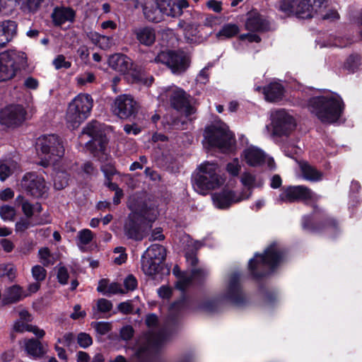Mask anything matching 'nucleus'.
Instances as JSON below:
<instances>
[{
    "instance_id": "obj_1",
    "label": "nucleus",
    "mask_w": 362,
    "mask_h": 362,
    "mask_svg": "<svg viewBox=\"0 0 362 362\" xmlns=\"http://www.w3.org/2000/svg\"><path fill=\"white\" fill-rule=\"evenodd\" d=\"M286 250L276 241L272 242L262 253L254 254L247 264V272L250 279L259 281L274 272L285 261Z\"/></svg>"
},
{
    "instance_id": "obj_2",
    "label": "nucleus",
    "mask_w": 362,
    "mask_h": 362,
    "mask_svg": "<svg viewBox=\"0 0 362 362\" xmlns=\"http://www.w3.org/2000/svg\"><path fill=\"white\" fill-rule=\"evenodd\" d=\"M309 112L323 124H334L341 117L344 103L339 95H320L310 97L307 101Z\"/></svg>"
},
{
    "instance_id": "obj_3",
    "label": "nucleus",
    "mask_w": 362,
    "mask_h": 362,
    "mask_svg": "<svg viewBox=\"0 0 362 362\" xmlns=\"http://www.w3.org/2000/svg\"><path fill=\"white\" fill-rule=\"evenodd\" d=\"M129 208L132 211L124 221L123 233L129 240L141 241L144 238L146 221L153 222L157 215L144 202L133 204Z\"/></svg>"
},
{
    "instance_id": "obj_4",
    "label": "nucleus",
    "mask_w": 362,
    "mask_h": 362,
    "mask_svg": "<svg viewBox=\"0 0 362 362\" xmlns=\"http://www.w3.org/2000/svg\"><path fill=\"white\" fill-rule=\"evenodd\" d=\"M312 209L310 214L302 217V228L313 233H327L333 238L336 237L340 233L339 220L316 203L312 204Z\"/></svg>"
},
{
    "instance_id": "obj_5",
    "label": "nucleus",
    "mask_w": 362,
    "mask_h": 362,
    "mask_svg": "<svg viewBox=\"0 0 362 362\" xmlns=\"http://www.w3.org/2000/svg\"><path fill=\"white\" fill-rule=\"evenodd\" d=\"M82 133L91 139L86 143V146L93 156L100 161L107 160V146L109 139L103 125L96 120H93L86 124Z\"/></svg>"
},
{
    "instance_id": "obj_6",
    "label": "nucleus",
    "mask_w": 362,
    "mask_h": 362,
    "mask_svg": "<svg viewBox=\"0 0 362 362\" xmlns=\"http://www.w3.org/2000/svg\"><path fill=\"white\" fill-rule=\"evenodd\" d=\"M198 172L193 174L192 182L193 187L201 194H205L208 191L220 187L224 180L217 173L216 164L206 162L197 168Z\"/></svg>"
},
{
    "instance_id": "obj_7",
    "label": "nucleus",
    "mask_w": 362,
    "mask_h": 362,
    "mask_svg": "<svg viewBox=\"0 0 362 362\" xmlns=\"http://www.w3.org/2000/svg\"><path fill=\"white\" fill-rule=\"evenodd\" d=\"M93 100L88 94H78L69 104L66 121L69 129L78 128L90 115Z\"/></svg>"
},
{
    "instance_id": "obj_8",
    "label": "nucleus",
    "mask_w": 362,
    "mask_h": 362,
    "mask_svg": "<svg viewBox=\"0 0 362 362\" xmlns=\"http://www.w3.org/2000/svg\"><path fill=\"white\" fill-rule=\"evenodd\" d=\"M204 139L211 148L228 151L235 141V136L226 124H211L204 129Z\"/></svg>"
},
{
    "instance_id": "obj_9",
    "label": "nucleus",
    "mask_w": 362,
    "mask_h": 362,
    "mask_svg": "<svg viewBox=\"0 0 362 362\" xmlns=\"http://www.w3.org/2000/svg\"><path fill=\"white\" fill-rule=\"evenodd\" d=\"M165 248L158 244H153L143 253L141 258V269L149 276H156L163 269L165 260Z\"/></svg>"
},
{
    "instance_id": "obj_10",
    "label": "nucleus",
    "mask_w": 362,
    "mask_h": 362,
    "mask_svg": "<svg viewBox=\"0 0 362 362\" xmlns=\"http://www.w3.org/2000/svg\"><path fill=\"white\" fill-rule=\"evenodd\" d=\"M281 203H299L312 207L316 203L315 194L310 188L305 185H288L283 187L279 196Z\"/></svg>"
},
{
    "instance_id": "obj_11",
    "label": "nucleus",
    "mask_w": 362,
    "mask_h": 362,
    "mask_svg": "<svg viewBox=\"0 0 362 362\" xmlns=\"http://www.w3.org/2000/svg\"><path fill=\"white\" fill-rule=\"evenodd\" d=\"M155 62L166 65L175 74L185 72L189 66V59L180 50L160 51L155 58Z\"/></svg>"
},
{
    "instance_id": "obj_12",
    "label": "nucleus",
    "mask_w": 362,
    "mask_h": 362,
    "mask_svg": "<svg viewBox=\"0 0 362 362\" xmlns=\"http://www.w3.org/2000/svg\"><path fill=\"white\" fill-rule=\"evenodd\" d=\"M21 54L14 49L0 53V82L13 78L20 69Z\"/></svg>"
},
{
    "instance_id": "obj_13",
    "label": "nucleus",
    "mask_w": 362,
    "mask_h": 362,
    "mask_svg": "<svg viewBox=\"0 0 362 362\" xmlns=\"http://www.w3.org/2000/svg\"><path fill=\"white\" fill-rule=\"evenodd\" d=\"M139 109V103L127 94L117 96L112 106L113 113L121 119H135Z\"/></svg>"
},
{
    "instance_id": "obj_14",
    "label": "nucleus",
    "mask_w": 362,
    "mask_h": 362,
    "mask_svg": "<svg viewBox=\"0 0 362 362\" xmlns=\"http://www.w3.org/2000/svg\"><path fill=\"white\" fill-rule=\"evenodd\" d=\"M49 187L44 177L36 172L26 173L24 175V191L27 195L37 199H46Z\"/></svg>"
},
{
    "instance_id": "obj_15",
    "label": "nucleus",
    "mask_w": 362,
    "mask_h": 362,
    "mask_svg": "<svg viewBox=\"0 0 362 362\" xmlns=\"http://www.w3.org/2000/svg\"><path fill=\"white\" fill-rule=\"evenodd\" d=\"M37 150L40 149L42 154L52 157L62 158L64 155V146L60 136L57 134L42 135L36 143Z\"/></svg>"
},
{
    "instance_id": "obj_16",
    "label": "nucleus",
    "mask_w": 362,
    "mask_h": 362,
    "mask_svg": "<svg viewBox=\"0 0 362 362\" xmlns=\"http://www.w3.org/2000/svg\"><path fill=\"white\" fill-rule=\"evenodd\" d=\"M273 134L276 136H288L296 127L295 119L285 110H276L272 116Z\"/></svg>"
},
{
    "instance_id": "obj_17",
    "label": "nucleus",
    "mask_w": 362,
    "mask_h": 362,
    "mask_svg": "<svg viewBox=\"0 0 362 362\" xmlns=\"http://www.w3.org/2000/svg\"><path fill=\"white\" fill-rule=\"evenodd\" d=\"M223 298L235 306H241L246 303L247 298L238 273H233L230 276Z\"/></svg>"
},
{
    "instance_id": "obj_18",
    "label": "nucleus",
    "mask_w": 362,
    "mask_h": 362,
    "mask_svg": "<svg viewBox=\"0 0 362 362\" xmlns=\"http://www.w3.org/2000/svg\"><path fill=\"white\" fill-rule=\"evenodd\" d=\"M23 107L21 105H9L0 110V124L4 128L14 129L21 125Z\"/></svg>"
},
{
    "instance_id": "obj_19",
    "label": "nucleus",
    "mask_w": 362,
    "mask_h": 362,
    "mask_svg": "<svg viewBox=\"0 0 362 362\" xmlns=\"http://www.w3.org/2000/svg\"><path fill=\"white\" fill-rule=\"evenodd\" d=\"M327 6V0H298L296 16L300 19L312 18Z\"/></svg>"
},
{
    "instance_id": "obj_20",
    "label": "nucleus",
    "mask_w": 362,
    "mask_h": 362,
    "mask_svg": "<svg viewBox=\"0 0 362 362\" xmlns=\"http://www.w3.org/2000/svg\"><path fill=\"white\" fill-rule=\"evenodd\" d=\"M42 211V207L40 202L30 204L24 200V230L30 226L47 223L39 216Z\"/></svg>"
},
{
    "instance_id": "obj_21",
    "label": "nucleus",
    "mask_w": 362,
    "mask_h": 362,
    "mask_svg": "<svg viewBox=\"0 0 362 362\" xmlns=\"http://www.w3.org/2000/svg\"><path fill=\"white\" fill-rule=\"evenodd\" d=\"M132 33L139 45L146 47H152L156 41V30L150 25L134 28Z\"/></svg>"
},
{
    "instance_id": "obj_22",
    "label": "nucleus",
    "mask_w": 362,
    "mask_h": 362,
    "mask_svg": "<svg viewBox=\"0 0 362 362\" xmlns=\"http://www.w3.org/2000/svg\"><path fill=\"white\" fill-rule=\"evenodd\" d=\"M212 198L215 205L220 209H227L233 204L238 203L243 199L241 195L237 196L235 191L226 187L215 193Z\"/></svg>"
},
{
    "instance_id": "obj_23",
    "label": "nucleus",
    "mask_w": 362,
    "mask_h": 362,
    "mask_svg": "<svg viewBox=\"0 0 362 362\" xmlns=\"http://www.w3.org/2000/svg\"><path fill=\"white\" fill-rule=\"evenodd\" d=\"M170 310L172 312L176 313V315H172L169 317V320L173 323L177 322V315L181 313L189 311H197V303L195 300L187 296L185 293H182L181 297L173 302L170 305Z\"/></svg>"
},
{
    "instance_id": "obj_24",
    "label": "nucleus",
    "mask_w": 362,
    "mask_h": 362,
    "mask_svg": "<svg viewBox=\"0 0 362 362\" xmlns=\"http://www.w3.org/2000/svg\"><path fill=\"white\" fill-rule=\"evenodd\" d=\"M245 28L247 30L255 33H264L269 30V22L257 11L247 13Z\"/></svg>"
},
{
    "instance_id": "obj_25",
    "label": "nucleus",
    "mask_w": 362,
    "mask_h": 362,
    "mask_svg": "<svg viewBox=\"0 0 362 362\" xmlns=\"http://www.w3.org/2000/svg\"><path fill=\"white\" fill-rule=\"evenodd\" d=\"M129 81L134 84L149 87L154 81L153 76H148L144 67L134 62L127 71Z\"/></svg>"
},
{
    "instance_id": "obj_26",
    "label": "nucleus",
    "mask_w": 362,
    "mask_h": 362,
    "mask_svg": "<svg viewBox=\"0 0 362 362\" xmlns=\"http://www.w3.org/2000/svg\"><path fill=\"white\" fill-rule=\"evenodd\" d=\"M75 18L76 11L69 6H56L51 14L54 26H61L67 21L73 23Z\"/></svg>"
},
{
    "instance_id": "obj_27",
    "label": "nucleus",
    "mask_w": 362,
    "mask_h": 362,
    "mask_svg": "<svg viewBox=\"0 0 362 362\" xmlns=\"http://www.w3.org/2000/svg\"><path fill=\"white\" fill-rule=\"evenodd\" d=\"M132 59L122 53H115L108 58V64L112 69L126 74L131 67Z\"/></svg>"
},
{
    "instance_id": "obj_28",
    "label": "nucleus",
    "mask_w": 362,
    "mask_h": 362,
    "mask_svg": "<svg viewBox=\"0 0 362 362\" xmlns=\"http://www.w3.org/2000/svg\"><path fill=\"white\" fill-rule=\"evenodd\" d=\"M243 154L245 161L250 166H261L265 163V153L262 149L256 146H252L245 149Z\"/></svg>"
},
{
    "instance_id": "obj_29",
    "label": "nucleus",
    "mask_w": 362,
    "mask_h": 362,
    "mask_svg": "<svg viewBox=\"0 0 362 362\" xmlns=\"http://www.w3.org/2000/svg\"><path fill=\"white\" fill-rule=\"evenodd\" d=\"M17 33V25L13 21L0 22V47H4Z\"/></svg>"
},
{
    "instance_id": "obj_30",
    "label": "nucleus",
    "mask_w": 362,
    "mask_h": 362,
    "mask_svg": "<svg viewBox=\"0 0 362 362\" xmlns=\"http://www.w3.org/2000/svg\"><path fill=\"white\" fill-rule=\"evenodd\" d=\"M170 106L176 110H182L190 106L189 95L182 88L174 90L169 95Z\"/></svg>"
},
{
    "instance_id": "obj_31",
    "label": "nucleus",
    "mask_w": 362,
    "mask_h": 362,
    "mask_svg": "<svg viewBox=\"0 0 362 362\" xmlns=\"http://www.w3.org/2000/svg\"><path fill=\"white\" fill-rule=\"evenodd\" d=\"M143 13L145 18L152 23H160L164 20V15L159 2H147L143 7Z\"/></svg>"
},
{
    "instance_id": "obj_32",
    "label": "nucleus",
    "mask_w": 362,
    "mask_h": 362,
    "mask_svg": "<svg viewBox=\"0 0 362 362\" xmlns=\"http://www.w3.org/2000/svg\"><path fill=\"white\" fill-rule=\"evenodd\" d=\"M285 88L278 82H272L263 87V93L267 101L275 103L281 100L284 98Z\"/></svg>"
},
{
    "instance_id": "obj_33",
    "label": "nucleus",
    "mask_w": 362,
    "mask_h": 362,
    "mask_svg": "<svg viewBox=\"0 0 362 362\" xmlns=\"http://www.w3.org/2000/svg\"><path fill=\"white\" fill-rule=\"evenodd\" d=\"M300 170L302 177L307 181L317 182L322 180L323 173L317 170L316 167L310 165L307 161L300 163Z\"/></svg>"
},
{
    "instance_id": "obj_34",
    "label": "nucleus",
    "mask_w": 362,
    "mask_h": 362,
    "mask_svg": "<svg viewBox=\"0 0 362 362\" xmlns=\"http://www.w3.org/2000/svg\"><path fill=\"white\" fill-rule=\"evenodd\" d=\"M23 294L22 288L18 285H13L5 289L2 297V303L8 305L15 303L21 300Z\"/></svg>"
},
{
    "instance_id": "obj_35",
    "label": "nucleus",
    "mask_w": 362,
    "mask_h": 362,
    "mask_svg": "<svg viewBox=\"0 0 362 362\" xmlns=\"http://www.w3.org/2000/svg\"><path fill=\"white\" fill-rule=\"evenodd\" d=\"M24 350L26 351L28 354L34 357H41L45 354L41 342L37 339L34 338L24 341Z\"/></svg>"
},
{
    "instance_id": "obj_36",
    "label": "nucleus",
    "mask_w": 362,
    "mask_h": 362,
    "mask_svg": "<svg viewBox=\"0 0 362 362\" xmlns=\"http://www.w3.org/2000/svg\"><path fill=\"white\" fill-rule=\"evenodd\" d=\"M240 33L239 26L235 23H226L216 33V37L220 40L230 39Z\"/></svg>"
},
{
    "instance_id": "obj_37",
    "label": "nucleus",
    "mask_w": 362,
    "mask_h": 362,
    "mask_svg": "<svg viewBox=\"0 0 362 362\" xmlns=\"http://www.w3.org/2000/svg\"><path fill=\"white\" fill-rule=\"evenodd\" d=\"M260 281H257L258 291L262 296L264 301L268 305H274L277 300V293L274 290L269 289L264 283Z\"/></svg>"
},
{
    "instance_id": "obj_38",
    "label": "nucleus",
    "mask_w": 362,
    "mask_h": 362,
    "mask_svg": "<svg viewBox=\"0 0 362 362\" xmlns=\"http://www.w3.org/2000/svg\"><path fill=\"white\" fill-rule=\"evenodd\" d=\"M220 308V300L212 298L205 300L197 305V310H202L207 313H218Z\"/></svg>"
},
{
    "instance_id": "obj_39",
    "label": "nucleus",
    "mask_w": 362,
    "mask_h": 362,
    "mask_svg": "<svg viewBox=\"0 0 362 362\" xmlns=\"http://www.w3.org/2000/svg\"><path fill=\"white\" fill-rule=\"evenodd\" d=\"M361 57L359 54L354 53L350 54L344 63L343 68L349 73H354L359 69Z\"/></svg>"
},
{
    "instance_id": "obj_40",
    "label": "nucleus",
    "mask_w": 362,
    "mask_h": 362,
    "mask_svg": "<svg viewBox=\"0 0 362 362\" xmlns=\"http://www.w3.org/2000/svg\"><path fill=\"white\" fill-rule=\"evenodd\" d=\"M298 1V0H282L280 4V10L288 16H296Z\"/></svg>"
},
{
    "instance_id": "obj_41",
    "label": "nucleus",
    "mask_w": 362,
    "mask_h": 362,
    "mask_svg": "<svg viewBox=\"0 0 362 362\" xmlns=\"http://www.w3.org/2000/svg\"><path fill=\"white\" fill-rule=\"evenodd\" d=\"M69 175L64 172L58 173L54 179V187L57 190H62L69 185Z\"/></svg>"
},
{
    "instance_id": "obj_42",
    "label": "nucleus",
    "mask_w": 362,
    "mask_h": 362,
    "mask_svg": "<svg viewBox=\"0 0 362 362\" xmlns=\"http://www.w3.org/2000/svg\"><path fill=\"white\" fill-rule=\"evenodd\" d=\"M100 170L104 174L105 181L112 180L114 175L119 174L115 165L111 163L102 165Z\"/></svg>"
},
{
    "instance_id": "obj_43",
    "label": "nucleus",
    "mask_w": 362,
    "mask_h": 362,
    "mask_svg": "<svg viewBox=\"0 0 362 362\" xmlns=\"http://www.w3.org/2000/svg\"><path fill=\"white\" fill-rule=\"evenodd\" d=\"M16 269L11 264H0V277L7 276L10 280H13L16 277Z\"/></svg>"
},
{
    "instance_id": "obj_44",
    "label": "nucleus",
    "mask_w": 362,
    "mask_h": 362,
    "mask_svg": "<svg viewBox=\"0 0 362 362\" xmlns=\"http://www.w3.org/2000/svg\"><path fill=\"white\" fill-rule=\"evenodd\" d=\"M91 326L100 335H105L112 329V325L108 322H93Z\"/></svg>"
},
{
    "instance_id": "obj_45",
    "label": "nucleus",
    "mask_w": 362,
    "mask_h": 362,
    "mask_svg": "<svg viewBox=\"0 0 362 362\" xmlns=\"http://www.w3.org/2000/svg\"><path fill=\"white\" fill-rule=\"evenodd\" d=\"M16 210L8 205H4L0 208L1 218L5 221H13L16 216Z\"/></svg>"
},
{
    "instance_id": "obj_46",
    "label": "nucleus",
    "mask_w": 362,
    "mask_h": 362,
    "mask_svg": "<svg viewBox=\"0 0 362 362\" xmlns=\"http://www.w3.org/2000/svg\"><path fill=\"white\" fill-rule=\"evenodd\" d=\"M77 343L83 349H87L93 344L91 336L86 332H80L77 335Z\"/></svg>"
},
{
    "instance_id": "obj_47",
    "label": "nucleus",
    "mask_w": 362,
    "mask_h": 362,
    "mask_svg": "<svg viewBox=\"0 0 362 362\" xmlns=\"http://www.w3.org/2000/svg\"><path fill=\"white\" fill-rule=\"evenodd\" d=\"M38 256L40 259V262L44 267H48L53 264L51 260V252L48 247H42L38 251Z\"/></svg>"
},
{
    "instance_id": "obj_48",
    "label": "nucleus",
    "mask_w": 362,
    "mask_h": 362,
    "mask_svg": "<svg viewBox=\"0 0 362 362\" xmlns=\"http://www.w3.org/2000/svg\"><path fill=\"white\" fill-rule=\"evenodd\" d=\"M52 64L57 70L61 69H68L71 66V62L66 61V58L63 54L57 55L53 60Z\"/></svg>"
},
{
    "instance_id": "obj_49",
    "label": "nucleus",
    "mask_w": 362,
    "mask_h": 362,
    "mask_svg": "<svg viewBox=\"0 0 362 362\" xmlns=\"http://www.w3.org/2000/svg\"><path fill=\"white\" fill-rule=\"evenodd\" d=\"M78 239L81 244L88 245L93 238V233L89 229H83L78 233Z\"/></svg>"
},
{
    "instance_id": "obj_50",
    "label": "nucleus",
    "mask_w": 362,
    "mask_h": 362,
    "mask_svg": "<svg viewBox=\"0 0 362 362\" xmlns=\"http://www.w3.org/2000/svg\"><path fill=\"white\" fill-rule=\"evenodd\" d=\"M33 277L37 281H42L45 280L47 276V271L44 267L40 265H35L32 268L31 270Z\"/></svg>"
},
{
    "instance_id": "obj_51",
    "label": "nucleus",
    "mask_w": 362,
    "mask_h": 362,
    "mask_svg": "<svg viewBox=\"0 0 362 362\" xmlns=\"http://www.w3.org/2000/svg\"><path fill=\"white\" fill-rule=\"evenodd\" d=\"M95 81V76L92 72H85L76 78L77 83L80 86H85L87 83H93Z\"/></svg>"
},
{
    "instance_id": "obj_52",
    "label": "nucleus",
    "mask_w": 362,
    "mask_h": 362,
    "mask_svg": "<svg viewBox=\"0 0 362 362\" xmlns=\"http://www.w3.org/2000/svg\"><path fill=\"white\" fill-rule=\"evenodd\" d=\"M69 274L65 266H61L58 268L57 279L58 282L62 285H66L68 283Z\"/></svg>"
},
{
    "instance_id": "obj_53",
    "label": "nucleus",
    "mask_w": 362,
    "mask_h": 362,
    "mask_svg": "<svg viewBox=\"0 0 362 362\" xmlns=\"http://www.w3.org/2000/svg\"><path fill=\"white\" fill-rule=\"evenodd\" d=\"M221 17L213 14H206L203 21V25L208 28H214L221 23Z\"/></svg>"
},
{
    "instance_id": "obj_54",
    "label": "nucleus",
    "mask_w": 362,
    "mask_h": 362,
    "mask_svg": "<svg viewBox=\"0 0 362 362\" xmlns=\"http://www.w3.org/2000/svg\"><path fill=\"white\" fill-rule=\"evenodd\" d=\"M192 278L186 275H182L178 277V281L176 282V288L181 291L182 293H185L187 287L191 284Z\"/></svg>"
},
{
    "instance_id": "obj_55",
    "label": "nucleus",
    "mask_w": 362,
    "mask_h": 362,
    "mask_svg": "<svg viewBox=\"0 0 362 362\" xmlns=\"http://www.w3.org/2000/svg\"><path fill=\"white\" fill-rule=\"evenodd\" d=\"M98 310L100 313H107L112 309V303L105 298H100L97 301Z\"/></svg>"
},
{
    "instance_id": "obj_56",
    "label": "nucleus",
    "mask_w": 362,
    "mask_h": 362,
    "mask_svg": "<svg viewBox=\"0 0 362 362\" xmlns=\"http://www.w3.org/2000/svg\"><path fill=\"white\" fill-rule=\"evenodd\" d=\"M24 331L33 333L38 339H42L45 335V332L43 329L28 323H24Z\"/></svg>"
},
{
    "instance_id": "obj_57",
    "label": "nucleus",
    "mask_w": 362,
    "mask_h": 362,
    "mask_svg": "<svg viewBox=\"0 0 362 362\" xmlns=\"http://www.w3.org/2000/svg\"><path fill=\"white\" fill-rule=\"evenodd\" d=\"M117 310L123 315L132 314L134 311V306L131 300H127L118 304Z\"/></svg>"
},
{
    "instance_id": "obj_58",
    "label": "nucleus",
    "mask_w": 362,
    "mask_h": 362,
    "mask_svg": "<svg viewBox=\"0 0 362 362\" xmlns=\"http://www.w3.org/2000/svg\"><path fill=\"white\" fill-rule=\"evenodd\" d=\"M124 286L128 291H134L138 286L136 277L133 274H129L124 281Z\"/></svg>"
},
{
    "instance_id": "obj_59",
    "label": "nucleus",
    "mask_w": 362,
    "mask_h": 362,
    "mask_svg": "<svg viewBox=\"0 0 362 362\" xmlns=\"http://www.w3.org/2000/svg\"><path fill=\"white\" fill-rule=\"evenodd\" d=\"M240 181L245 187L251 189L254 187L255 177L249 173H245L243 174Z\"/></svg>"
},
{
    "instance_id": "obj_60",
    "label": "nucleus",
    "mask_w": 362,
    "mask_h": 362,
    "mask_svg": "<svg viewBox=\"0 0 362 362\" xmlns=\"http://www.w3.org/2000/svg\"><path fill=\"white\" fill-rule=\"evenodd\" d=\"M43 0H24V7L26 6L30 12L35 13L40 7Z\"/></svg>"
},
{
    "instance_id": "obj_61",
    "label": "nucleus",
    "mask_w": 362,
    "mask_h": 362,
    "mask_svg": "<svg viewBox=\"0 0 362 362\" xmlns=\"http://www.w3.org/2000/svg\"><path fill=\"white\" fill-rule=\"evenodd\" d=\"M185 14L181 15L183 18L179 20L177 24L178 27L181 28L189 26L192 24V14L187 10H185Z\"/></svg>"
},
{
    "instance_id": "obj_62",
    "label": "nucleus",
    "mask_w": 362,
    "mask_h": 362,
    "mask_svg": "<svg viewBox=\"0 0 362 362\" xmlns=\"http://www.w3.org/2000/svg\"><path fill=\"white\" fill-rule=\"evenodd\" d=\"M206 6L209 9L216 13H221L223 10L222 2L221 1L208 0L206 2Z\"/></svg>"
},
{
    "instance_id": "obj_63",
    "label": "nucleus",
    "mask_w": 362,
    "mask_h": 362,
    "mask_svg": "<svg viewBox=\"0 0 362 362\" xmlns=\"http://www.w3.org/2000/svg\"><path fill=\"white\" fill-rule=\"evenodd\" d=\"M239 40L241 41H244L247 40L250 42H257L259 43L261 42L262 38L259 35L255 33H244L239 35Z\"/></svg>"
},
{
    "instance_id": "obj_64",
    "label": "nucleus",
    "mask_w": 362,
    "mask_h": 362,
    "mask_svg": "<svg viewBox=\"0 0 362 362\" xmlns=\"http://www.w3.org/2000/svg\"><path fill=\"white\" fill-rule=\"evenodd\" d=\"M134 329L130 325H126L123 327L120 330V336L124 340H129L134 336Z\"/></svg>"
}]
</instances>
